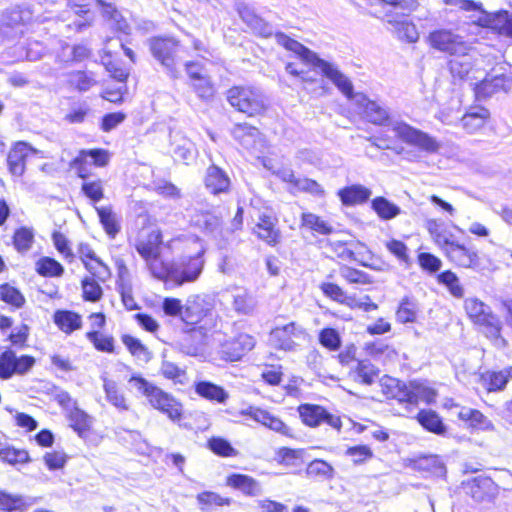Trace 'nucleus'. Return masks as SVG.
<instances>
[{
	"instance_id": "nucleus-25",
	"label": "nucleus",
	"mask_w": 512,
	"mask_h": 512,
	"mask_svg": "<svg viewBox=\"0 0 512 512\" xmlns=\"http://www.w3.org/2000/svg\"><path fill=\"white\" fill-rule=\"evenodd\" d=\"M277 219L268 215H262L254 231L257 236L269 245H276L280 241V232L275 228Z\"/></svg>"
},
{
	"instance_id": "nucleus-42",
	"label": "nucleus",
	"mask_w": 512,
	"mask_h": 512,
	"mask_svg": "<svg viewBox=\"0 0 512 512\" xmlns=\"http://www.w3.org/2000/svg\"><path fill=\"white\" fill-rule=\"evenodd\" d=\"M233 136L244 147H251L255 139L259 136V130L248 124H236L233 128Z\"/></svg>"
},
{
	"instance_id": "nucleus-27",
	"label": "nucleus",
	"mask_w": 512,
	"mask_h": 512,
	"mask_svg": "<svg viewBox=\"0 0 512 512\" xmlns=\"http://www.w3.org/2000/svg\"><path fill=\"white\" fill-rule=\"evenodd\" d=\"M230 180L226 173L215 165L207 169L205 176V186L213 194H219L227 191Z\"/></svg>"
},
{
	"instance_id": "nucleus-24",
	"label": "nucleus",
	"mask_w": 512,
	"mask_h": 512,
	"mask_svg": "<svg viewBox=\"0 0 512 512\" xmlns=\"http://www.w3.org/2000/svg\"><path fill=\"white\" fill-rule=\"evenodd\" d=\"M457 417L468 424L469 427L482 431H493V423L479 410L461 407L457 412Z\"/></svg>"
},
{
	"instance_id": "nucleus-53",
	"label": "nucleus",
	"mask_w": 512,
	"mask_h": 512,
	"mask_svg": "<svg viewBox=\"0 0 512 512\" xmlns=\"http://www.w3.org/2000/svg\"><path fill=\"white\" fill-rule=\"evenodd\" d=\"M173 153L176 160L188 164L195 159L194 144L190 140L182 137L179 142L176 143Z\"/></svg>"
},
{
	"instance_id": "nucleus-43",
	"label": "nucleus",
	"mask_w": 512,
	"mask_h": 512,
	"mask_svg": "<svg viewBox=\"0 0 512 512\" xmlns=\"http://www.w3.org/2000/svg\"><path fill=\"white\" fill-rule=\"evenodd\" d=\"M320 289L330 299L350 307L353 306L355 298L347 296L346 292L337 284L325 282L320 285Z\"/></svg>"
},
{
	"instance_id": "nucleus-36",
	"label": "nucleus",
	"mask_w": 512,
	"mask_h": 512,
	"mask_svg": "<svg viewBox=\"0 0 512 512\" xmlns=\"http://www.w3.org/2000/svg\"><path fill=\"white\" fill-rule=\"evenodd\" d=\"M301 225L302 227H305L320 235H330L333 232V227L331 226L330 223L325 221L320 216L311 212L302 213Z\"/></svg>"
},
{
	"instance_id": "nucleus-47",
	"label": "nucleus",
	"mask_w": 512,
	"mask_h": 512,
	"mask_svg": "<svg viewBox=\"0 0 512 512\" xmlns=\"http://www.w3.org/2000/svg\"><path fill=\"white\" fill-rule=\"evenodd\" d=\"M26 508V503L21 495L11 494L0 489V510L12 512L23 511Z\"/></svg>"
},
{
	"instance_id": "nucleus-46",
	"label": "nucleus",
	"mask_w": 512,
	"mask_h": 512,
	"mask_svg": "<svg viewBox=\"0 0 512 512\" xmlns=\"http://www.w3.org/2000/svg\"><path fill=\"white\" fill-rule=\"evenodd\" d=\"M379 370L369 361H359L355 369V380L366 385L374 383Z\"/></svg>"
},
{
	"instance_id": "nucleus-22",
	"label": "nucleus",
	"mask_w": 512,
	"mask_h": 512,
	"mask_svg": "<svg viewBox=\"0 0 512 512\" xmlns=\"http://www.w3.org/2000/svg\"><path fill=\"white\" fill-rule=\"evenodd\" d=\"M162 234L159 230H151L142 235L135 244L139 255L146 260L161 253Z\"/></svg>"
},
{
	"instance_id": "nucleus-57",
	"label": "nucleus",
	"mask_w": 512,
	"mask_h": 512,
	"mask_svg": "<svg viewBox=\"0 0 512 512\" xmlns=\"http://www.w3.org/2000/svg\"><path fill=\"white\" fill-rule=\"evenodd\" d=\"M69 83L77 90L85 92L95 85L96 81L92 75L83 71H76L69 75Z\"/></svg>"
},
{
	"instance_id": "nucleus-32",
	"label": "nucleus",
	"mask_w": 512,
	"mask_h": 512,
	"mask_svg": "<svg viewBox=\"0 0 512 512\" xmlns=\"http://www.w3.org/2000/svg\"><path fill=\"white\" fill-rule=\"evenodd\" d=\"M67 417L70 421V426L80 437H84L90 430L92 418L78 406H73L67 412Z\"/></svg>"
},
{
	"instance_id": "nucleus-45",
	"label": "nucleus",
	"mask_w": 512,
	"mask_h": 512,
	"mask_svg": "<svg viewBox=\"0 0 512 512\" xmlns=\"http://www.w3.org/2000/svg\"><path fill=\"white\" fill-rule=\"evenodd\" d=\"M256 307V300L247 291H241L234 295L233 309L242 315L251 314Z\"/></svg>"
},
{
	"instance_id": "nucleus-60",
	"label": "nucleus",
	"mask_w": 512,
	"mask_h": 512,
	"mask_svg": "<svg viewBox=\"0 0 512 512\" xmlns=\"http://www.w3.org/2000/svg\"><path fill=\"white\" fill-rule=\"evenodd\" d=\"M185 303L178 298L166 297L162 302V309L167 316L178 317L183 321Z\"/></svg>"
},
{
	"instance_id": "nucleus-56",
	"label": "nucleus",
	"mask_w": 512,
	"mask_h": 512,
	"mask_svg": "<svg viewBox=\"0 0 512 512\" xmlns=\"http://www.w3.org/2000/svg\"><path fill=\"white\" fill-rule=\"evenodd\" d=\"M319 342L325 348L336 351L341 346L339 333L333 328H324L319 333Z\"/></svg>"
},
{
	"instance_id": "nucleus-18",
	"label": "nucleus",
	"mask_w": 512,
	"mask_h": 512,
	"mask_svg": "<svg viewBox=\"0 0 512 512\" xmlns=\"http://www.w3.org/2000/svg\"><path fill=\"white\" fill-rule=\"evenodd\" d=\"M40 153L26 142L16 143L7 157L10 172L13 175L21 176L24 173L27 159Z\"/></svg>"
},
{
	"instance_id": "nucleus-51",
	"label": "nucleus",
	"mask_w": 512,
	"mask_h": 512,
	"mask_svg": "<svg viewBox=\"0 0 512 512\" xmlns=\"http://www.w3.org/2000/svg\"><path fill=\"white\" fill-rule=\"evenodd\" d=\"M438 281L444 284L454 297L462 298L464 296V288L454 272L450 270L442 272L438 275Z\"/></svg>"
},
{
	"instance_id": "nucleus-55",
	"label": "nucleus",
	"mask_w": 512,
	"mask_h": 512,
	"mask_svg": "<svg viewBox=\"0 0 512 512\" xmlns=\"http://www.w3.org/2000/svg\"><path fill=\"white\" fill-rule=\"evenodd\" d=\"M340 276L345 279L349 283L354 284H370L372 283V280L370 276L358 269L349 267V266H342L339 270Z\"/></svg>"
},
{
	"instance_id": "nucleus-21",
	"label": "nucleus",
	"mask_w": 512,
	"mask_h": 512,
	"mask_svg": "<svg viewBox=\"0 0 512 512\" xmlns=\"http://www.w3.org/2000/svg\"><path fill=\"white\" fill-rule=\"evenodd\" d=\"M511 79L503 74L489 75L476 84L475 93L478 97H489L498 91H508Z\"/></svg>"
},
{
	"instance_id": "nucleus-14",
	"label": "nucleus",
	"mask_w": 512,
	"mask_h": 512,
	"mask_svg": "<svg viewBox=\"0 0 512 512\" xmlns=\"http://www.w3.org/2000/svg\"><path fill=\"white\" fill-rule=\"evenodd\" d=\"M149 404L156 410H159L172 421H179L182 417V405L171 394L156 387L149 399Z\"/></svg>"
},
{
	"instance_id": "nucleus-49",
	"label": "nucleus",
	"mask_w": 512,
	"mask_h": 512,
	"mask_svg": "<svg viewBox=\"0 0 512 512\" xmlns=\"http://www.w3.org/2000/svg\"><path fill=\"white\" fill-rule=\"evenodd\" d=\"M197 501L200 505V509L203 511H208L213 506L229 505L231 502L229 498H223L219 494L210 491L199 493L197 495Z\"/></svg>"
},
{
	"instance_id": "nucleus-33",
	"label": "nucleus",
	"mask_w": 512,
	"mask_h": 512,
	"mask_svg": "<svg viewBox=\"0 0 512 512\" xmlns=\"http://www.w3.org/2000/svg\"><path fill=\"white\" fill-rule=\"evenodd\" d=\"M103 389L106 395V400L111 405L122 411H127L129 409L125 395L114 380L104 378Z\"/></svg>"
},
{
	"instance_id": "nucleus-30",
	"label": "nucleus",
	"mask_w": 512,
	"mask_h": 512,
	"mask_svg": "<svg viewBox=\"0 0 512 512\" xmlns=\"http://www.w3.org/2000/svg\"><path fill=\"white\" fill-rule=\"evenodd\" d=\"M204 335L200 329H193L179 341V349L186 355L197 356L202 352Z\"/></svg>"
},
{
	"instance_id": "nucleus-2",
	"label": "nucleus",
	"mask_w": 512,
	"mask_h": 512,
	"mask_svg": "<svg viewBox=\"0 0 512 512\" xmlns=\"http://www.w3.org/2000/svg\"><path fill=\"white\" fill-rule=\"evenodd\" d=\"M275 38L278 44L297 54L305 63L318 68L338 89H350V79L334 63L319 58L316 53L284 33H276Z\"/></svg>"
},
{
	"instance_id": "nucleus-40",
	"label": "nucleus",
	"mask_w": 512,
	"mask_h": 512,
	"mask_svg": "<svg viewBox=\"0 0 512 512\" xmlns=\"http://www.w3.org/2000/svg\"><path fill=\"white\" fill-rule=\"evenodd\" d=\"M122 342L129 352L140 362L147 363L151 360L152 353L139 339L130 335H124L122 336Z\"/></svg>"
},
{
	"instance_id": "nucleus-17",
	"label": "nucleus",
	"mask_w": 512,
	"mask_h": 512,
	"mask_svg": "<svg viewBox=\"0 0 512 512\" xmlns=\"http://www.w3.org/2000/svg\"><path fill=\"white\" fill-rule=\"evenodd\" d=\"M447 258L455 265L462 268H476L479 266L480 258L477 250L466 247L455 241L446 248Z\"/></svg>"
},
{
	"instance_id": "nucleus-8",
	"label": "nucleus",
	"mask_w": 512,
	"mask_h": 512,
	"mask_svg": "<svg viewBox=\"0 0 512 512\" xmlns=\"http://www.w3.org/2000/svg\"><path fill=\"white\" fill-rule=\"evenodd\" d=\"M32 18L29 8L14 7L0 15V45L23 34V27Z\"/></svg>"
},
{
	"instance_id": "nucleus-12",
	"label": "nucleus",
	"mask_w": 512,
	"mask_h": 512,
	"mask_svg": "<svg viewBox=\"0 0 512 512\" xmlns=\"http://www.w3.org/2000/svg\"><path fill=\"white\" fill-rule=\"evenodd\" d=\"M298 412L303 423L310 427H318L327 424L336 430H340L342 422L339 416L330 414L324 407L315 404H302Z\"/></svg>"
},
{
	"instance_id": "nucleus-26",
	"label": "nucleus",
	"mask_w": 512,
	"mask_h": 512,
	"mask_svg": "<svg viewBox=\"0 0 512 512\" xmlns=\"http://www.w3.org/2000/svg\"><path fill=\"white\" fill-rule=\"evenodd\" d=\"M371 195L372 191L360 184L347 186L338 191V196L341 202L346 206L365 203Z\"/></svg>"
},
{
	"instance_id": "nucleus-19",
	"label": "nucleus",
	"mask_w": 512,
	"mask_h": 512,
	"mask_svg": "<svg viewBox=\"0 0 512 512\" xmlns=\"http://www.w3.org/2000/svg\"><path fill=\"white\" fill-rule=\"evenodd\" d=\"M244 414L281 435L293 437V430L281 419L275 417L266 410L250 407L244 412Z\"/></svg>"
},
{
	"instance_id": "nucleus-41",
	"label": "nucleus",
	"mask_w": 512,
	"mask_h": 512,
	"mask_svg": "<svg viewBox=\"0 0 512 512\" xmlns=\"http://www.w3.org/2000/svg\"><path fill=\"white\" fill-rule=\"evenodd\" d=\"M196 392L208 400L217 401L219 403L225 402L228 398V394L222 387L207 381L199 382L196 385Z\"/></svg>"
},
{
	"instance_id": "nucleus-23",
	"label": "nucleus",
	"mask_w": 512,
	"mask_h": 512,
	"mask_svg": "<svg viewBox=\"0 0 512 512\" xmlns=\"http://www.w3.org/2000/svg\"><path fill=\"white\" fill-rule=\"evenodd\" d=\"M490 117L488 109L482 106L471 107L461 118L462 128L469 134L476 133L484 127Z\"/></svg>"
},
{
	"instance_id": "nucleus-15",
	"label": "nucleus",
	"mask_w": 512,
	"mask_h": 512,
	"mask_svg": "<svg viewBox=\"0 0 512 512\" xmlns=\"http://www.w3.org/2000/svg\"><path fill=\"white\" fill-rule=\"evenodd\" d=\"M429 43L433 48L448 53L450 56L457 52H463L468 46L460 36L449 30H437L430 33Z\"/></svg>"
},
{
	"instance_id": "nucleus-9",
	"label": "nucleus",
	"mask_w": 512,
	"mask_h": 512,
	"mask_svg": "<svg viewBox=\"0 0 512 512\" xmlns=\"http://www.w3.org/2000/svg\"><path fill=\"white\" fill-rule=\"evenodd\" d=\"M215 341L219 344L218 354L225 361H238L255 345L254 338L246 333H239L233 337H227L216 333Z\"/></svg>"
},
{
	"instance_id": "nucleus-38",
	"label": "nucleus",
	"mask_w": 512,
	"mask_h": 512,
	"mask_svg": "<svg viewBox=\"0 0 512 512\" xmlns=\"http://www.w3.org/2000/svg\"><path fill=\"white\" fill-rule=\"evenodd\" d=\"M380 384H381L383 393L387 397L397 398L399 400L407 399L408 401H411L412 396L410 395V393L408 391L403 389L405 387V385L403 384L401 386V383L399 380L389 377V376H384L383 378H381Z\"/></svg>"
},
{
	"instance_id": "nucleus-3",
	"label": "nucleus",
	"mask_w": 512,
	"mask_h": 512,
	"mask_svg": "<svg viewBox=\"0 0 512 512\" xmlns=\"http://www.w3.org/2000/svg\"><path fill=\"white\" fill-rule=\"evenodd\" d=\"M275 38L278 44L297 54L305 63L318 68L338 89H350V79L334 63L319 58L316 53L284 33H276Z\"/></svg>"
},
{
	"instance_id": "nucleus-34",
	"label": "nucleus",
	"mask_w": 512,
	"mask_h": 512,
	"mask_svg": "<svg viewBox=\"0 0 512 512\" xmlns=\"http://www.w3.org/2000/svg\"><path fill=\"white\" fill-rule=\"evenodd\" d=\"M418 422L428 431L437 435L446 433V426L441 417L432 410H421L417 415Z\"/></svg>"
},
{
	"instance_id": "nucleus-13",
	"label": "nucleus",
	"mask_w": 512,
	"mask_h": 512,
	"mask_svg": "<svg viewBox=\"0 0 512 512\" xmlns=\"http://www.w3.org/2000/svg\"><path fill=\"white\" fill-rule=\"evenodd\" d=\"M306 337L305 329L291 322L274 328L270 334V341L279 349L291 351L298 345V342L306 340Z\"/></svg>"
},
{
	"instance_id": "nucleus-63",
	"label": "nucleus",
	"mask_w": 512,
	"mask_h": 512,
	"mask_svg": "<svg viewBox=\"0 0 512 512\" xmlns=\"http://www.w3.org/2000/svg\"><path fill=\"white\" fill-rule=\"evenodd\" d=\"M128 383L134 388L138 393L143 395L147 400L157 387L153 383L149 382L145 378L140 375H133L128 380Z\"/></svg>"
},
{
	"instance_id": "nucleus-31",
	"label": "nucleus",
	"mask_w": 512,
	"mask_h": 512,
	"mask_svg": "<svg viewBox=\"0 0 512 512\" xmlns=\"http://www.w3.org/2000/svg\"><path fill=\"white\" fill-rule=\"evenodd\" d=\"M144 261L152 277L165 282L171 281L173 264L165 262L161 257V253Z\"/></svg>"
},
{
	"instance_id": "nucleus-29",
	"label": "nucleus",
	"mask_w": 512,
	"mask_h": 512,
	"mask_svg": "<svg viewBox=\"0 0 512 512\" xmlns=\"http://www.w3.org/2000/svg\"><path fill=\"white\" fill-rule=\"evenodd\" d=\"M54 323L66 334L79 330L82 327V317L73 311L58 310L53 316Z\"/></svg>"
},
{
	"instance_id": "nucleus-35",
	"label": "nucleus",
	"mask_w": 512,
	"mask_h": 512,
	"mask_svg": "<svg viewBox=\"0 0 512 512\" xmlns=\"http://www.w3.org/2000/svg\"><path fill=\"white\" fill-rule=\"evenodd\" d=\"M105 232L114 238L120 231V224L117 215L113 212L111 206L95 207Z\"/></svg>"
},
{
	"instance_id": "nucleus-54",
	"label": "nucleus",
	"mask_w": 512,
	"mask_h": 512,
	"mask_svg": "<svg viewBox=\"0 0 512 512\" xmlns=\"http://www.w3.org/2000/svg\"><path fill=\"white\" fill-rule=\"evenodd\" d=\"M86 337L97 350L108 353L113 352L114 340L111 336H106L99 331L92 330L86 333Z\"/></svg>"
},
{
	"instance_id": "nucleus-37",
	"label": "nucleus",
	"mask_w": 512,
	"mask_h": 512,
	"mask_svg": "<svg viewBox=\"0 0 512 512\" xmlns=\"http://www.w3.org/2000/svg\"><path fill=\"white\" fill-rule=\"evenodd\" d=\"M102 16L114 30L123 34L130 33V25L113 3L106 5L105 9L102 10Z\"/></svg>"
},
{
	"instance_id": "nucleus-61",
	"label": "nucleus",
	"mask_w": 512,
	"mask_h": 512,
	"mask_svg": "<svg viewBox=\"0 0 512 512\" xmlns=\"http://www.w3.org/2000/svg\"><path fill=\"white\" fill-rule=\"evenodd\" d=\"M417 315V307L416 304L409 301L408 299H404L396 313L397 319L401 323H409L414 322Z\"/></svg>"
},
{
	"instance_id": "nucleus-4",
	"label": "nucleus",
	"mask_w": 512,
	"mask_h": 512,
	"mask_svg": "<svg viewBox=\"0 0 512 512\" xmlns=\"http://www.w3.org/2000/svg\"><path fill=\"white\" fill-rule=\"evenodd\" d=\"M443 2L446 5L455 6L471 13L469 18L473 24L490 28L494 31L512 34V17L508 16L507 11L488 13L483 9L481 2L472 0H443Z\"/></svg>"
},
{
	"instance_id": "nucleus-7",
	"label": "nucleus",
	"mask_w": 512,
	"mask_h": 512,
	"mask_svg": "<svg viewBox=\"0 0 512 512\" xmlns=\"http://www.w3.org/2000/svg\"><path fill=\"white\" fill-rule=\"evenodd\" d=\"M229 103L238 111L255 116L265 111V99L261 91L253 87H233L227 95Z\"/></svg>"
},
{
	"instance_id": "nucleus-28",
	"label": "nucleus",
	"mask_w": 512,
	"mask_h": 512,
	"mask_svg": "<svg viewBox=\"0 0 512 512\" xmlns=\"http://www.w3.org/2000/svg\"><path fill=\"white\" fill-rule=\"evenodd\" d=\"M227 484L248 496L254 497L262 494L260 483L248 475L233 474L228 477Z\"/></svg>"
},
{
	"instance_id": "nucleus-44",
	"label": "nucleus",
	"mask_w": 512,
	"mask_h": 512,
	"mask_svg": "<svg viewBox=\"0 0 512 512\" xmlns=\"http://www.w3.org/2000/svg\"><path fill=\"white\" fill-rule=\"evenodd\" d=\"M388 23L394 24L399 38L406 39L408 42H416L419 38L418 31L414 24L408 22L404 17L399 20L388 19Z\"/></svg>"
},
{
	"instance_id": "nucleus-52",
	"label": "nucleus",
	"mask_w": 512,
	"mask_h": 512,
	"mask_svg": "<svg viewBox=\"0 0 512 512\" xmlns=\"http://www.w3.org/2000/svg\"><path fill=\"white\" fill-rule=\"evenodd\" d=\"M81 190L86 197L94 203L99 202L104 197L103 182L100 179H88L83 181Z\"/></svg>"
},
{
	"instance_id": "nucleus-5",
	"label": "nucleus",
	"mask_w": 512,
	"mask_h": 512,
	"mask_svg": "<svg viewBox=\"0 0 512 512\" xmlns=\"http://www.w3.org/2000/svg\"><path fill=\"white\" fill-rule=\"evenodd\" d=\"M191 242L196 247L194 254L184 255L179 262L173 263L171 282L177 286L196 281L204 267L202 243L198 238H193Z\"/></svg>"
},
{
	"instance_id": "nucleus-62",
	"label": "nucleus",
	"mask_w": 512,
	"mask_h": 512,
	"mask_svg": "<svg viewBox=\"0 0 512 512\" xmlns=\"http://www.w3.org/2000/svg\"><path fill=\"white\" fill-rule=\"evenodd\" d=\"M128 383L134 388L138 393L143 395L147 400L157 387L153 383L149 382L145 378L140 375H133L128 380Z\"/></svg>"
},
{
	"instance_id": "nucleus-1",
	"label": "nucleus",
	"mask_w": 512,
	"mask_h": 512,
	"mask_svg": "<svg viewBox=\"0 0 512 512\" xmlns=\"http://www.w3.org/2000/svg\"><path fill=\"white\" fill-rule=\"evenodd\" d=\"M338 90L361 110L363 118L369 123L378 126L389 125L399 140L417 149V151H405L404 148L398 150L397 154L404 153L405 159L409 161H417L421 157L420 152L435 154L440 150V142L428 133L400 120L389 121L390 113L388 108L378 101L370 100L363 93H354L351 81L349 90Z\"/></svg>"
},
{
	"instance_id": "nucleus-11",
	"label": "nucleus",
	"mask_w": 512,
	"mask_h": 512,
	"mask_svg": "<svg viewBox=\"0 0 512 512\" xmlns=\"http://www.w3.org/2000/svg\"><path fill=\"white\" fill-rule=\"evenodd\" d=\"M465 310L470 319L476 324L485 326L487 333L491 337H499L500 322L498 318L491 313L490 308L477 298H467L465 300Z\"/></svg>"
},
{
	"instance_id": "nucleus-64",
	"label": "nucleus",
	"mask_w": 512,
	"mask_h": 512,
	"mask_svg": "<svg viewBox=\"0 0 512 512\" xmlns=\"http://www.w3.org/2000/svg\"><path fill=\"white\" fill-rule=\"evenodd\" d=\"M33 232L28 228H20L14 234V246L19 252L30 249L33 242Z\"/></svg>"
},
{
	"instance_id": "nucleus-20",
	"label": "nucleus",
	"mask_w": 512,
	"mask_h": 512,
	"mask_svg": "<svg viewBox=\"0 0 512 512\" xmlns=\"http://www.w3.org/2000/svg\"><path fill=\"white\" fill-rule=\"evenodd\" d=\"M466 492L478 502L491 499L496 493V485L490 477L477 476L466 483Z\"/></svg>"
},
{
	"instance_id": "nucleus-48",
	"label": "nucleus",
	"mask_w": 512,
	"mask_h": 512,
	"mask_svg": "<svg viewBox=\"0 0 512 512\" xmlns=\"http://www.w3.org/2000/svg\"><path fill=\"white\" fill-rule=\"evenodd\" d=\"M0 460L10 465H16L28 463L31 459L26 450L6 447L0 449Z\"/></svg>"
},
{
	"instance_id": "nucleus-10",
	"label": "nucleus",
	"mask_w": 512,
	"mask_h": 512,
	"mask_svg": "<svg viewBox=\"0 0 512 512\" xmlns=\"http://www.w3.org/2000/svg\"><path fill=\"white\" fill-rule=\"evenodd\" d=\"M478 53L469 45L463 52L452 55L448 68L454 80H477L481 71L477 68Z\"/></svg>"
},
{
	"instance_id": "nucleus-6",
	"label": "nucleus",
	"mask_w": 512,
	"mask_h": 512,
	"mask_svg": "<svg viewBox=\"0 0 512 512\" xmlns=\"http://www.w3.org/2000/svg\"><path fill=\"white\" fill-rule=\"evenodd\" d=\"M153 57L161 64L171 79H178L180 71L177 68L176 56L179 42L172 37H153L148 40Z\"/></svg>"
},
{
	"instance_id": "nucleus-59",
	"label": "nucleus",
	"mask_w": 512,
	"mask_h": 512,
	"mask_svg": "<svg viewBox=\"0 0 512 512\" xmlns=\"http://www.w3.org/2000/svg\"><path fill=\"white\" fill-rule=\"evenodd\" d=\"M16 355L7 350L0 355V377L8 379L15 373Z\"/></svg>"
},
{
	"instance_id": "nucleus-50",
	"label": "nucleus",
	"mask_w": 512,
	"mask_h": 512,
	"mask_svg": "<svg viewBox=\"0 0 512 512\" xmlns=\"http://www.w3.org/2000/svg\"><path fill=\"white\" fill-rule=\"evenodd\" d=\"M36 271L42 276L56 277L62 275L64 269L56 260L43 257L36 262Z\"/></svg>"
},
{
	"instance_id": "nucleus-39",
	"label": "nucleus",
	"mask_w": 512,
	"mask_h": 512,
	"mask_svg": "<svg viewBox=\"0 0 512 512\" xmlns=\"http://www.w3.org/2000/svg\"><path fill=\"white\" fill-rule=\"evenodd\" d=\"M371 206L376 214L383 220L393 219L401 212L400 207L382 196L374 198L371 202Z\"/></svg>"
},
{
	"instance_id": "nucleus-16",
	"label": "nucleus",
	"mask_w": 512,
	"mask_h": 512,
	"mask_svg": "<svg viewBox=\"0 0 512 512\" xmlns=\"http://www.w3.org/2000/svg\"><path fill=\"white\" fill-rule=\"evenodd\" d=\"M212 305L203 295H190L185 301L183 322L187 325L199 323L211 311Z\"/></svg>"
},
{
	"instance_id": "nucleus-58",
	"label": "nucleus",
	"mask_w": 512,
	"mask_h": 512,
	"mask_svg": "<svg viewBox=\"0 0 512 512\" xmlns=\"http://www.w3.org/2000/svg\"><path fill=\"white\" fill-rule=\"evenodd\" d=\"M482 380L489 392L503 390L507 384L503 371L487 372L482 375Z\"/></svg>"
}]
</instances>
